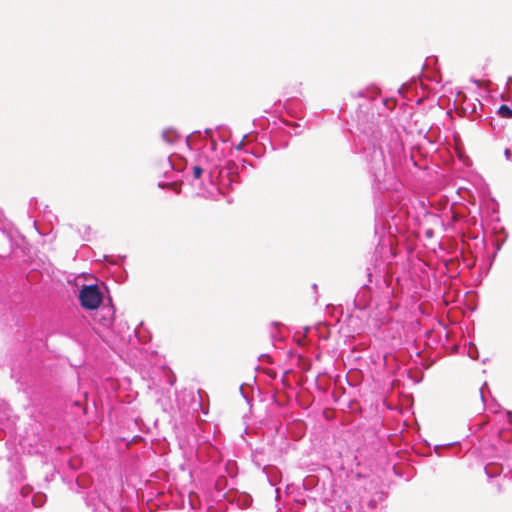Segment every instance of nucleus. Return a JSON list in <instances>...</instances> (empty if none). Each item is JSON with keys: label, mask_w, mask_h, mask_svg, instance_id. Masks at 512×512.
Segmentation results:
<instances>
[{"label": "nucleus", "mask_w": 512, "mask_h": 512, "mask_svg": "<svg viewBox=\"0 0 512 512\" xmlns=\"http://www.w3.org/2000/svg\"><path fill=\"white\" fill-rule=\"evenodd\" d=\"M194 178L198 179L203 173V169L200 166H194L192 169Z\"/></svg>", "instance_id": "7ed1b4c3"}, {"label": "nucleus", "mask_w": 512, "mask_h": 512, "mask_svg": "<svg viewBox=\"0 0 512 512\" xmlns=\"http://www.w3.org/2000/svg\"><path fill=\"white\" fill-rule=\"evenodd\" d=\"M103 295L97 285H86L79 293V301L83 308L95 310L102 303Z\"/></svg>", "instance_id": "f257e3e1"}, {"label": "nucleus", "mask_w": 512, "mask_h": 512, "mask_svg": "<svg viewBox=\"0 0 512 512\" xmlns=\"http://www.w3.org/2000/svg\"><path fill=\"white\" fill-rule=\"evenodd\" d=\"M162 136H163V138H164L165 140H167L168 142H172V139L168 138V136H167V133H166V132H164V133L162 134Z\"/></svg>", "instance_id": "20e7f679"}, {"label": "nucleus", "mask_w": 512, "mask_h": 512, "mask_svg": "<svg viewBox=\"0 0 512 512\" xmlns=\"http://www.w3.org/2000/svg\"><path fill=\"white\" fill-rule=\"evenodd\" d=\"M498 114L502 118H512V109L508 105H501L498 109Z\"/></svg>", "instance_id": "f03ea898"}, {"label": "nucleus", "mask_w": 512, "mask_h": 512, "mask_svg": "<svg viewBox=\"0 0 512 512\" xmlns=\"http://www.w3.org/2000/svg\"><path fill=\"white\" fill-rule=\"evenodd\" d=\"M505 156H506L507 158H509V157L511 156V150H510V149H508V148H507V149L505 150Z\"/></svg>", "instance_id": "39448f33"}]
</instances>
